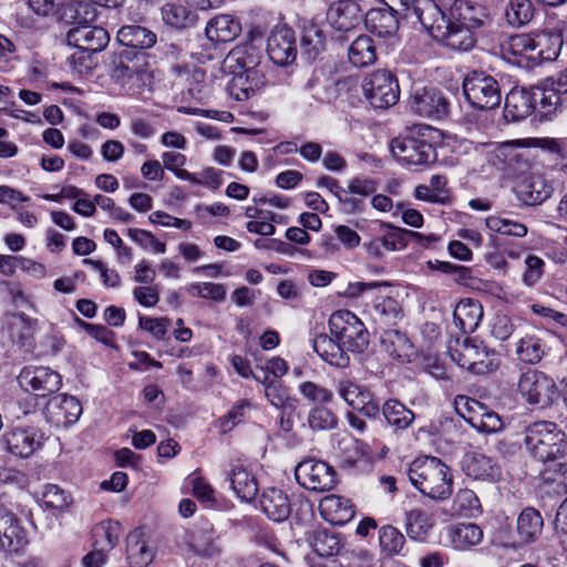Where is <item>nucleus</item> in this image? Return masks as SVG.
I'll use <instances>...</instances> for the list:
<instances>
[{
  "label": "nucleus",
  "mask_w": 567,
  "mask_h": 567,
  "mask_svg": "<svg viewBox=\"0 0 567 567\" xmlns=\"http://www.w3.org/2000/svg\"><path fill=\"white\" fill-rule=\"evenodd\" d=\"M408 9L429 34L456 51H467L475 43L471 28L444 16L432 0H414Z\"/></svg>",
  "instance_id": "nucleus-1"
},
{
  "label": "nucleus",
  "mask_w": 567,
  "mask_h": 567,
  "mask_svg": "<svg viewBox=\"0 0 567 567\" xmlns=\"http://www.w3.org/2000/svg\"><path fill=\"white\" fill-rule=\"evenodd\" d=\"M406 475L411 484L426 497L443 501L452 494L451 470L439 457H416L409 464Z\"/></svg>",
  "instance_id": "nucleus-2"
},
{
  "label": "nucleus",
  "mask_w": 567,
  "mask_h": 567,
  "mask_svg": "<svg viewBox=\"0 0 567 567\" xmlns=\"http://www.w3.org/2000/svg\"><path fill=\"white\" fill-rule=\"evenodd\" d=\"M558 99L554 91L540 90L536 86L530 90L525 87H513L505 97L504 117L507 121L518 122L533 112L543 117L556 113Z\"/></svg>",
  "instance_id": "nucleus-3"
},
{
  "label": "nucleus",
  "mask_w": 567,
  "mask_h": 567,
  "mask_svg": "<svg viewBox=\"0 0 567 567\" xmlns=\"http://www.w3.org/2000/svg\"><path fill=\"white\" fill-rule=\"evenodd\" d=\"M565 433L557 424L549 421H538L528 425L523 432V443L535 461L544 466L554 460H560L567 453Z\"/></svg>",
  "instance_id": "nucleus-4"
},
{
  "label": "nucleus",
  "mask_w": 567,
  "mask_h": 567,
  "mask_svg": "<svg viewBox=\"0 0 567 567\" xmlns=\"http://www.w3.org/2000/svg\"><path fill=\"white\" fill-rule=\"evenodd\" d=\"M424 131H430V127L413 128L391 141L390 150L398 162L408 166H427L436 161V151Z\"/></svg>",
  "instance_id": "nucleus-5"
},
{
  "label": "nucleus",
  "mask_w": 567,
  "mask_h": 567,
  "mask_svg": "<svg viewBox=\"0 0 567 567\" xmlns=\"http://www.w3.org/2000/svg\"><path fill=\"white\" fill-rule=\"evenodd\" d=\"M329 330L343 347L362 353L369 346L370 334L364 323L349 310H338L330 316Z\"/></svg>",
  "instance_id": "nucleus-6"
},
{
  "label": "nucleus",
  "mask_w": 567,
  "mask_h": 567,
  "mask_svg": "<svg viewBox=\"0 0 567 567\" xmlns=\"http://www.w3.org/2000/svg\"><path fill=\"white\" fill-rule=\"evenodd\" d=\"M466 101L477 110H493L501 104L502 92L495 78L483 72H470L463 80Z\"/></svg>",
  "instance_id": "nucleus-7"
},
{
  "label": "nucleus",
  "mask_w": 567,
  "mask_h": 567,
  "mask_svg": "<svg viewBox=\"0 0 567 567\" xmlns=\"http://www.w3.org/2000/svg\"><path fill=\"white\" fill-rule=\"evenodd\" d=\"M365 99L374 109H389L400 97L396 78L386 70H377L369 74L362 84Z\"/></svg>",
  "instance_id": "nucleus-8"
},
{
  "label": "nucleus",
  "mask_w": 567,
  "mask_h": 567,
  "mask_svg": "<svg viewBox=\"0 0 567 567\" xmlns=\"http://www.w3.org/2000/svg\"><path fill=\"white\" fill-rule=\"evenodd\" d=\"M410 110L425 118L440 121L450 113V102L444 93L433 86L413 87L409 99Z\"/></svg>",
  "instance_id": "nucleus-9"
},
{
  "label": "nucleus",
  "mask_w": 567,
  "mask_h": 567,
  "mask_svg": "<svg viewBox=\"0 0 567 567\" xmlns=\"http://www.w3.org/2000/svg\"><path fill=\"white\" fill-rule=\"evenodd\" d=\"M297 482L305 488L313 492H328L337 485V474L332 466L319 460H305L296 470Z\"/></svg>",
  "instance_id": "nucleus-10"
},
{
  "label": "nucleus",
  "mask_w": 567,
  "mask_h": 567,
  "mask_svg": "<svg viewBox=\"0 0 567 567\" xmlns=\"http://www.w3.org/2000/svg\"><path fill=\"white\" fill-rule=\"evenodd\" d=\"M518 391L528 404L545 408L553 402L556 384L544 372L529 370L520 375Z\"/></svg>",
  "instance_id": "nucleus-11"
},
{
  "label": "nucleus",
  "mask_w": 567,
  "mask_h": 567,
  "mask_svg": "<svg viewBox=\"0 0 567 567\" xmlns=\"http://www.w3.org/2000/svg\"><path fill=\"white\" fill-rule=\"evenodd\" d=\"M116 40L124 47L121 52L130 53L135 60L146 61L147 50L156 44L157 34L144 25L131 23L118 29Z\"/></svg>",
  "instance_id": "nucleus-12"
},
{
  "label": "nucleus",
  "mask_w": 567,
  "mask_h": 567,
  "mask_svg": "<svg viewBox=\"0 0 567 567\" xmlns=\"http://www.w3.org/2000/svg\"><path fill=\"white\" fill-rule=\"evenodd\" d=\"M18 381L21 388L38 396L55 393L62 385L61 375L48 367H24Z\"/></svg>",
  "instance_id": "nucleus-13"
},
{
  "label": "nucleus",
  "mask_w": 567,
  "mask_h": 567,
  "mask_svg": "<svg viewBox=\"0 0 567 567\" xmlns=\"http://www.w3.org/2000/svg\"><path fill=\"white\" fill-rule=\"evenodd\" d=\"M81 414V402L75 396L66 394L51 398L44 409L47 421L56 427H68L74 424Z\"/></svg>",
  "instance_id": "nucleus-14"
},
{
  "label": "nucleus",
  "mask_w": 567,
  "mask_h": 567,
  "mask_svg": "<svg viewBox=\"0 0 567 567\" xmlns=\"http://www.w3.org/2000/svg\"><path fill=\"white\" fill-rule=\"evenodd\" d=\"M44 441V433L34 425L17 426L6 436L8 451L19 457H29Z\"/></svg>",
  "instance_id": "nucleus-15"
},
{
  "label": "nucleus",
  "mask_w": 567,
  "mask_h": 567,
  "mask_svg": "<svg viewBox=\"0 0 567 567\" xmlns=\"http://www.w3.org/2000/svg\"><path fill=\"white\" fill-rule=\"evenodd\" d=\"M262 59L261 43L256 44L249 40L234 47L221 63L225 73H238L255 66H259Z\"/></svg>",
  "instance_id": "nucleus-16"
},
{
  "label": "nucleus",
  "mask_w": 567,
  "mask_h": 567,
  "mask_svg": "<svg viewBox=\"0 0 567 567\" xmlns=\"http://www.w3.org/2000/svg\"><path fill=\"white\" fill-rule=\"evenodd\" d=\"M267 53L269 59L278 65H288L296 60L297 45L292 29L276 28L267 40Z\"/></svg>",
  "instance_id": "nucleus-17"
},
{
  "label": "nucleus",
  "mask_w": 567,
  "mask_h": 567,
  "mask_svg": "<svg viewBox=\"0 0 567 567\" xmlns=\"http://www.w3.org/2000/svg\"><path fill=\"white\" fill-rule=\"evenodd\" d=\"M66 39L84 52H100L107 45L110 35L102 27L82 24L70 29Z\"/></svg>",
  "instance_id": "nucleus-18"
},
{
  "label": "nucleus",
  "mask_w": 567,
  "mask_h": 567,
  "mask_svg": "<svg viewBox=\"0 0 567 567\" xmlns=\"http://www.w3.org/2000/svg\"><path fill=\"white\" fill-rule=\"evenodd\" d=\"M503 58L508 62L524 68H533L532 59L535 56V43L532 34H515L509 37L502 45Z\"/></svg>",
  "instance_id": "nucleus-19"
},
{
  "label": "nucleus",
  "mask_w": 567,
  "mask_h": 567,
  "mask_svg": "<svg viewBox=\"0 0 567 567\" xmlns=\"http://www.w3.org/2000/svg\"><path fill=\"white\" fill-rule=\"evenodd\" d=\"M362 2L337 1L328 10L327 18L331 25L339 31H348L359 24L367 10Z\"/></svg>",
  "instance_id": "nucleus-20"
},
{
  "label": "nucleus",
  "mask_w": 567,
  "mask_h": 567,
  "mask_svg": "<svg viewBox=\"0 0 567 567\" xmlns=\"http://www.w3.org/2000/svg\"><path fill=\"white\" fill-rule=\"evenodd\" d=\"M188 545L196 555L207 558L218 555L221 550L219 535L207 520L190 532Z\"/></svg>",
  "instance_id": "nucleus-21"
},
{
  "label": "nucleus",
  "mask_w": 567,
  "mask_h": 567,
  "mask_svg": "<svg viewBox=\"0 0 567 567\" xmlns=\"http://www.w3.org/2000/svg\"><path fill=\"white\" fill-rule=\"evenodd\" d=\"M554 188L551 184L542 175L532 174L525 177L516 186L518 199L529 206H536L551 196Z\"/></svg>",
  "instance_id": "nucleus-22"
},
{
  "label": "nucleus",
  "mask_w": 567,
  "mask_h": 567,
  "mask_svg": "<svg viewBox=\"0 0 567 567\" xmlns=\"http://www.w3.org/2000/svg\"><path fill=\"white\" fill-rule=\"evenodd\" d=\"M145 64L146 61L135 60L130 53L120 52L117 60L113 62L111 78L116 84L130 91L135 82L141 80Z\"/></svg>",
  "instance_id": "nucleus-23"
},
{
  "label": "nucleus",
  "mask_w": 567,
  "mask_h": 567,
  "mask_svg": "<svg viewBox=\"0 0 567 567\" xmlns=\"http://www.w3.org/2000/svg\"><path fill=\"white\" fill-rule=\"evenodd\" d=\"M27 543V534L17 517L7 509H0V547L8 551H19Z\"/></svg>",
  "instance_id": "nucleus-24"
},
{
  "label": "nucleus",
  "mask_w": 567,
  "mask_h": 567,
  "mask_svg": "<svg viewBox=\"0 0 567 567\" xmlns=\"http://www.w3.org/2000/svg\"><path fill=\"white\" fill-rule=\"evenodd\" d=\"M312 347L316 353L328 364L340 369L349 367L348 350L334 337L320 333L313 338Z\"/></svg>",
  "instance_id": "nucleus-25"
},
{
  "label": "nucleus",
  "mask_w": 567,
  "mask_h": 567,
  "mask_svg": "<svg viewBox=\"0 0 567 567\" xmlns=\"http://www.w3.org/2000/svg\"><path fill=\"white\" fill-rule=\"evenodd\" d=\"M259 505L265 515L274 522H284L291 513L288 495L276 487H267L262 491Z\"/></svg>",
  "instance_id": "nucleus-26"
},
{
  "label": "nucleus",
  "mask_w": 567,
  "mask_h": 567,
  "mask_svg": "<svg viewBox=\"0 0 567 567\" xmlns=\"http://www.w3.org/2000/svg\"><path fill=\"white\" fill-rule=\"evenodd\" d=\"M364 23L369 32L380 38L393 37L399 30L396 10L384 7L368 10Z\"/></svg>",
  "instance_id": "nucleus-27"
},
{
  "label": "nucleus",
  "mask_w": 567,
  "mask_h": 567,
  "mask_svg": "<svg viewBox=\"0 0 567 567\" xmlns=\"http://www.w3.org/2000/svg\"><path fill=\"white\" fill-rule=\"evenodd\" d=\"M240 32V21L230 14H219L212 18L205 29L207 39L215 43L231 42Z\"/></svg>",
  "instance_id": "nucleus-28"
},
{
  "label": "nucleus",
  "mask_w": 567,
  "mask_h": 567,
  "mask_svg": "<svg viewBox=\"0 0 567 567\" xmlns=\"http://www.w3.org/2000/svg\"><path fill=\"white\" fill-rule=\"evenodd\" d=\"M321 516L332 525H343L352 519L354 509L351 502L339 495H327L319 503Z\"/></svg>",
  "instance_id": "nucleus-29"
},
{
  "label": "nucleus",
  "mask_w": 567,
  "mask_h": 567,
  "mask_svg": "<svg viewBox=\"0 0 567 567\" xmlns=\"http://www.w3.org/2000/svg\"><path fill=\"white\" fill-rule=\"evenodd\" d=\"M447 16L471 29L480 28L489 20L487 9L473 0H458Z\"/></svg>",
  "instance_id": "nucleus-30"
},
{
  "label": "nucleus",
  "mask_w": 567,
  "mask_h": 567,
  "mask_svg": "<svg viewBox=\"0 0 567 567\" xmlns=\"http://www.w3.org/2000/svg\"><path fill=\"white\" fill-rule=\"evenodd\" d=\"M535 56L532 64H540L545 61H554L558 58L563 47V38L559 31L545 30L534 35Z\"/></svg>",
  "instance_id": "nucleus-31"
},
{
  "label": "nucleus",
  "mask_w": 567,
  "mask_h": 567,
  "mask_svg": "<svg viewBox=\"0 0 567 567\" xmlns=\"http://www.w3.org/2000/svg\"><path fill=\"white\" fill-rule=\"evenodd\" d=\"M483 316V307L480 301L470 298L461 300L453 312L454 322L464 334L474 332Z\"/></svg>",
  "instance_id": "nucleus-32"
},
{
  "label": "nucleus",
  "mask_w": 567,
  "mask_h": 567,
  "mask_svg": "<svg viewBox=\"0 0 567 567\" xmlns=\"http://www.w3.org/2000/svg\"><path fill=\"white\" fill-rule=\"evenodd\" d=\"M463 470L474 480L495 481L501 475L499 466L482 453H470L464 457Z\"/></svg>",
  "instance_id": "nucleus-33"
},
{
  "label": "nucleus",
  "mask_w": 567,
  "mask_h": 567,
  "mask_svg": "<svg viewBox=\"0 0 567 567\" xmlns=\"http://www.w3.org/2000/svg\"><path fill=\"white\" fill-rule=\"evenodd\" d=\"M226 478L240 499L250 502L256 497L258 493L256 477L243 465H233L230 471L226 472Z\"/></svg>",
  "instance_id": "nucleus-34"
},
{
  "label": "nucleus",
  "mask_w": 567,
  "mask_h": 567,
  "mask_svg": "<svg viewBox=\"0 0 567 567\" xmlns=\"http://www.w3.org/2000/svg\"><path fill=\"white\" fill-rule=\"evenodd\" d=\"M381 235H378L384 251H399L406 248L410 238H422V234L396 227L390 223L381 221Z\"/></svg>",
  "instance_id": "nucleus-35"
},
{
  "label": "nucleus",
  "mask_w": 567,
  "mask_h": 567,
  "mask_svg": "<svg viewBox=\"0 0 567 567\" xmlns=\"http://www.w3.org/2000/svg\"><path fill=\"white\" fill-rule=\"evenodd\" d=\"M370 317L381 327H391L396 324L402 317V310L399 302L392 297H378L369 309Z\"/></svg>",
  "instance_id": "nucleus-36"
},
{
  "label": "nucleus",
  "mask_w": 567,
  "mask_h": 567,
  "mask_svg": "<svg viewBox=\"0 0 567 567\" xmlns=\"http://www.w3.org/2000/svg\"><path fill=\"white\" fill-rule=\"evenodd\" d=\"M382 414L386 424L395 431L409 429L415 420V414L396 399H389L382 405Z\"/></svg>",
  "instance_id": "nucleus-37"
},
{
  "label": "nucleus",
  "mask_w": 567,
  "mask_h": 567,
  "mask_svg": "<svg viewBox=\"0 0 567 567\" xmlns=\"http://www.w3.org/2000/svg\"><path fill=\"white\" fill-rule=\"evenodd\" d=\"M349 62L355 68H367L377 61V48L369 35H360L348 49Z\"/></svg>",
  "instance_id": "nucleus-38"
},
{
  "label": "nucleus",
  "mask_w": 567,
  "mask_h": 567,
  "mask_svg": "<svg viewBox=\"0 0 567 567\" xmlns=\"http://www.w3.org/2000/svg\"><path fill=\"white\" fill-rule=\"evenodd\" d=\"M543 526L540 513L533 507L524 508L517 518V533L524 543L536 540L542 534Z\"/></svg>",
  "instance_id": "nucleus-39"
},
{
  "label": "nucleus",
  "mask_w": 567,
  "mask_h": 567,
  "mask_svg": "<svg viewBox=\"0 0 567 567\" xmlns=\"http://www.w3.org/2000/svg\"><path fill=\"white\" fill-rule=\"evenodd\" d=\"M517 359L526 364H537L546 354L545 343L535 334H525L516 343Z\"/></svg>",
  "instance_id": "nucleus-40"
},
{
  "label": "nucleus",
  "mask_w": 567,
  "mask_h": 567,
  "mask_svg": "<svg viewBox=\"0 0 567 567\" xmlns=\"http://www.w3.org/2000/svg\"><path fill=\"white\" fill-rule=\"evenodd\" d=\"M262 385L265 386V395L271 405L281 409L284 412L296 409L297 400L289 395L281 382L269 379L268 374L265 373Z\"/></svg>",
  "instance_id": "nucleus-41"
},
{
  "label": "nucleus",
  "mask_w": 567,
  "mask_h": 567,
  "mask_svg": "<svg viewBox=\"0 0 567 567\" xmlns=\"http://www.w3.org/2000/svg\"><path fill=\"white\" fill-rule=\"evenodd\" d=\"M451 358L462 368L474 370L476 364L482 363L486 357V351L474 344L470 339H465L458 348L450 350Z\"/></svg>",
  "instance_id": "nucleus-42"
},
{
  "label": "nucleus",
  "mask_w": 567,
  "mask_h": 567,
  "mask_svg": "<svg viewBox=\"0 0 567 567\" xmlns=\"http://www.w3.org/2000/svg\"><path fill=\"white\" fill-rule=\"evenodd\" d=\"M381 347L394 359H404L412 348L408 337L394 329H385L380 336Z\"/></svg>",
  "instance_id": "nucleus-43"
},
{
  "label": "nucleus",
  "mask_w": 567,
  "mask_h": 567,
  "mask_svg": "<svg viewBox=\"0 0 567 567\" xmlns=\"http://www.w3.org/2000/svg\"><path fill=\"white\" fill-rule=\"evenodd\" d=\"M310 545L321 557H332L341 549L340 536L330 529H317L310 538Z\"/></svg>",
  "instance_id": "nucleus-44"
},
{
  "label": "nucleus",
  "mask_w": 567,
  "mask_h": 567,
  "mask_svg": "<svg viewBox=\"0 0 567 567\" xmlns=\"http://www.w3.org/2000/svg\"><path fill=\"white\" fill-rule=\"evenodd\" d=\"M161 12L163 21L176 29L190 27L196 21V14L182 3H165Z\"/></svg>",
  "instance_id": "nucleus-45"
},
{
  "label": "nucleus",
  "mask_w": 567,
  "mask_h": 567,
  "mask_svg": "<svg viewBox=\"0 0 567 567\" xmlns=\"http://www.w3.org/2000/svg\"><path fill=\"white\" fill-rule=\"evenodd\" d=\"M127 559L132 567H146L153 560V553L141 532H133L127 537Z\"/></svg>",
  "instance_id": "nucleus-46"
},
{
  "label": "nucleus",
  "mask_w": 567,
  "mask_h": 567,
  "mask_svg": "<svg viewBox=\"0 0 567 567\" xmlns=\"http://www.w3.org/2000/svg\"><path fill=\"white\" fill-rule=\"evenodd\" d=\"M121 525L117 522L104 520L95 525L92 530L93 544L104 550L111 551L120 538Z\"/></svg>",
  "instance_id": "nucleus-47"
},
{
  "label": "nucleus",
  "mask_w": 567,
  "mask_h": 567,
  "mask_svg": "<svg viewBox=\"0 0 567 567\" xmlns=\"http://www.w3.org/2000/svg\"><path fill=\"white\" fill-rule=\"evenodd\" d=\"M451 513L456 516L475 517L481 513L476 494L468 488L460 489L453 498Z\"/></svg>",
  "instance_id": "nucleus-48"
},
{
  "label": "nucleus",
  "mask_w": 567,
  "mask_h": 567,
  "mask_svg": "<svg viewBox=\"0 0 567 567\" xmlns=\"http://www.w3.org/2000/svg\"><path fill=\"white\" fill-rule=\"evenodd\" d=\"M405 516V530L409 537L423 540L433 526L431 517L421 509H412Z\"/></svg>",
  "instance_id": "nucleus-49"
},
{
  "label": "nucleus",
  "mask_w": 567,
  "mask_h": 567,
  "mask_svg": "<svg viewBox=\"0 0 567 567\" xmlns=\"http://www.w3.org/2000/svg\"><path fill=\"white\" fill-rule=\"evenodd\" d=\"M302 53L307 55L308 60H313L318 54L324 50L326 38L321 29L316 24L306 27L302 31L300 39Z\"/></svg>",
  "instance_id": "nucleus-50"
},
{
  "label": "nucleus",
  "mask_w": 567,
  "mask_h": 567,
  "mask_svg": "<svg viewBox=\"0 0 567 567\" xmlns=\"http://www.w3.org/2000/svg\"><path fill=\"white\" fill-rule=\"evenodd\" d=\"M379 543L388 556L401 555L405 544L404 535L391 525H384L379 530Z\"/></svg>",
  "instance_id": "nucleus-51"
},
{
  "label": "nucleus",
  "mask_w": 567,
  "mask_h": 567,
  "mask_svg": "<svg viewBox=\"0 0 567 567\" xmlns=\"http://www.w3.org/2000/svg\"><path fill=\"white\" fill-rule=\"evenodd\" d=\"M339 396L355 410L362 401L369 398L370 391L352 380H339L337 384Z\"/></svg>",
  "instance_id": "nucleus-52"
},
{
  "label": "nucleus",
  "mask_w": 567,
  "mask_h": 567,
  "mask_svg": "<svg viewBox=\"0 0 567 567\" xmlns=\"http://www.w3.org/2000/svg\"><path fill=\"white\" fill-rule=\"evenodd\" d=\"M467 422L481 433L492 434L503 430L504 422L494 411L484 410L480 414L470 415Z\"/></svg>",
  "instance_id": "nucleus-53"
},
{
  "label": "nucleus",
  "mask_w": 567,
  "mask_h": 567,
  "mask_svg": "<svg viewBox=\"0 0 567 567\" xmlns=\"http://www.w3.org/2000/svg\"><path fill=\"white\" fill-rule=\"evenodd\" d=\"M41 502L45 508L63 511L72 503L71 495L55 484H47L41 493Z\"/></svg>",
  "instance_id": "nucleus-54"
},
{
  "label": "nucleus",
  "mask_w": 567,
  "mask_h": 567,
  "mask_svg": "<svg viewBox=\"0 0 567 567\" xmlns=\"http://www.w3.org/2000/svg\"><path fill=\"white\" fill-rule=\"evenodd\" d=\"M533 12L529 0H511L505 10V17L511 25L522 27L530 21Z\"/></svg>",
  "instance_id": "nucleus-55"
},
{
  "label": "nucleus",
  "mask_w": 567,
  "mask_h": 567,
  "mask_svg": "<svg viewBox=\"0 0 567 567\" xmlns=\"http://www.w3.org/2000/svg\"><path fill=\"white\" fill-rule=\"evenodd\" d=\"M485 224L489 230L502 235L524 237L527 234L526 225L506 217L489 216L486 218Z\"/></svg>",
  "instance_id": "nucleus-56"
},
{
  "label": "nucleus",
  "mask_w": 567,
  "mask_h": 567,
  "mask_svg": "<svg viewBox=\"0 0 567 567\" xmlns=\"http://www.w3.org/2000/svg\"><path fill=\"white\" fill-rule=\"evenodd\" d=\"M482 539L483 532L481 527L473 523L460 524L453 534V542L460 548L477 545Z\"/></svg>",
  "instance_id": "nucleus-57"
},
{
  "label": "nucleus",
  "mask_w": 567,
  "mask_h": 567,
  "mask_svg": "<svg viewBox=\"0 0 567 567\" xmlns=\"http://www.w3.org/2000/svg\"><path fill=\"white\" fill-rule=\"evenodd\" d=\"M308 423L312 430L324 431L337 425V417L331 410L324 406H316L309 413Z\"/></svg>",
  "instance_id": "nucleus-58"
},
{
  "label": "nucleus",
  "mask_w": 567,
  "mask_h": 567,
  "mask_svg": "<svg viewBox=\"0 0 567 567\" xmlns=\"http://www.w3.org/2000/svg\"><path fill=\"white\" fill-rule=\"evenodd\" d=\"M339 84L338 81L327 76L310 95L317 102L330 104L339 96Z\"/></svg>",
  "instance_id": "nucleus-59"
},
{
  "label": "nucleus",
  "mask_w": 567,
  "mask_h": 567,
  "mask_svg": "<svg viewBox=\"0 0 567 567\" xmlns=\"http://www.w3.org/2000/svg\"><path fill=\"white\" fill-rule=\"evenodd\" d=\"M233 79L228 83V91L231 96L237 101H245L252 95V89L248 84V78L244 71L238 73H231Z\"/></svg>",
  "instance_id": "nucleus-60"
},
{
  "label": "nucleus",
  "mask_w": 567,
  "mask_h": 567,
  "mask_svg": "<svg viewBox=\"0 0 567 567\" xmlns=\"http://www.w3.org/2000/svg\"><path fill=\"white\" fill-rule=\"evenodd\" d=\"M250 405L251 404L248 400H240L237 402L225 416L218 420V426L221 431L227 433L233 430L236 424L240 423L244 417L245 409L250 408Z\"/></svg>",
  "instance_id": "nucleus-61"
},
{
  "label": "nucleus",
  "mask_w": 567,
  "mask_h": 567,
  "mask_svg": "<svg viewBox=\"0 0 567 567\" xmlns=\"http://www.w3.org/2000/svg\"><path fill=\"white\" fill-rule=\"evenodd\" d=\"M300 393L312 402H330L333 398L331 391L311 381H306L299 386Z\"/></svg>",
  "instance_id": "nucleus-62"
},
{
  "label": "nucleus",
  "mask_w": 567,
  "mask_h": 567,
  "mask_svg": "<svg viewBox=\"0 0 567 567\" xmlns=\"http://www.w3.org/2000/svg\"><path fill=\"white\" fill-rule=\"evenodd\" d=\"M169 319L167 318H150V317H140V328L148 331L156 339H163L167 332L169 327Z\"/></svg>",
  "instance_id": "nucleus-63"
},
{
  "label": "nucleus",
  "mask_w": 567,
  "mask_h": 567,
  "mask_svg": "<svg viewBox=\"0 0 567 567\" xmlns=\"http://www.w3.org/2000/svg\"><path fill=\"white\" fill-rule=\"evenodd\" d=\"M526 270L523 274V281L526 286H534L543 275L544 261L534 255H529L526 260Z\"/></svg>",
  "instance_id": "nucleus-64"
}]
</instances>
